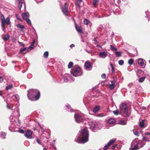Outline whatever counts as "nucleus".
Returning <instances> with one entry per match:
<instances>
[{
  "instance_id": "nucleus-15",
  "label": "nucleus",
  "mask_w": 150,
  "mask_h": 150,
  "mask_svg": "<svg viewBox=\"0 0 150 150\" xmlns=\"http://www.w3.org/2000/svg\"><path fill=\"white\" fill-rule=\"evenodd\" d=\"M69 77V75L68 74H66L63 76V79L64 82H67L68 81V79Z\"/></svg>"
},
{
  "instance_id": "nucleus-37",
  "label": "nucleus",
  "mask_w": 150,
  "mask_h": 150,
  "mask_svg": "<svg viewBox=\"0 0 150 150\" xmlns=\"http://www.w3.org/2000/svg\"><path fill=\"white\" fill-rule=\"evenodd\" d=\"M83 22L84 24L87 25L89 23V21L87 19H85L84 20Z\"/></svg>"
},
{
  "instance_id": "nucleus-42",
  "label": "nucleus",
  "mask_w": 150,
  "mask_h": 150,
  "mask_svg": "<svg viewBox=\"0 0 150 150\" xmlns=\"http://www.w3.org/2000/svg\"><path fill=\"white\" fill-rule=\"evenodd\" d=\"M109 146V145L107 144L104 146L103 147V150H106L108 149V147Z\"/></svg>"
},
{
  "instance_id": "nucleus-28",
  "label": "nucleus",
  "mask_w": 150,
  "mask_h": 150,
  "mask_svg": "<svg viewBox=\"0 0 150 150\" xmlns=\"http://www.w3.org/2000/svg\"><path fill=\"white\" fill-rule=\"evenodd\" d=\"M16 26L21 29H23L25 28L24 26L20 24H18L16 25Z\"/></svg>"
},
{
  "instance_id": "nucleus-55",
  "label": "nucleus",
  "mask_w": 150,
  "mask_h": 150,
  "mask_svg": "<svg viewBox=\"0 0 150 150\" xmlns=\"http://www.w3.org/2000/svg\"><path fill=\"white\" fill-rule=\"evenodd\" d=\"M18 43L21 46H24V45H25L24 44H23V43L21 42H19Z\"/></svg>"
},
{
  "instance_id": "nucleus-49",
  "label": "nucleus",
  "mask_w": 150,
  "mask_h": 150,
  "mask_svg": "<svg viewBox=\"0 0 150 150\" xmlns=\"http://www.w3.org/2000/svg\"><path fill=\"white\" fill-rule=\"evenodd\" d=\"M14 96H15V98L17 100H18L19 99V97L18 95H15Z\"/></svg>"
},
{
  "instance_id": "nucleus-52",
  "label": "nucleus",
  "mask_w": 150,
  "mask_h": 150,
  "mask_svg": "<svg viewBox=\"0 0 150 150\" xmlns=\"http://www.w3.org/2000/svg\"><path fill=\"white\" fill-rule=\"evenodd\" d=\"M134 134L135 135L137 136H138L139 134V133L137 131H136L135 132H134Z\"/></svg>"
},
{
  "instance_id": "nucleus-10",
  "label": "nucleus",
  "mask_w": 150,
  "mask_h": 150,
  "mask_svg": "<svg viewBox=\"0 0 150 150\" xmlns=\"http://www.w3.org/2000/svg\"><path fill=\"white\" fill-rule=\"evenodd\" d=\"M84 67L87 70H90L92 68V64L90 62L86 61Z\"/></svg>"
},
{
  "instance_id": "nucleus-4",
  "label": "nucleus",
  "mask_w": 150,
  "mask_h": 150,
  "mask_svg": "<svg viewBox=\"0 0 150 150\" xmlns=\"http://www.w3.org/2000/svg\"><path fill=\"white\" fill-rule=\"evenodd\" d=\"M71 74L75 76L81 75L83 73L82 69L79 67L73 68L71 71Z\"/></svg>"
},
{
  "instance_id": "nucleus-50",
  "label": "nucleus",
  "mask_w": 150,
  "mask_h": 150,
  "mask_svg": "<svg viewBox=\"0 0 150 150\" xmlns=\"http://www.w3.org/2000/svg\"><path fill=\"white\" fill-rule=\"evenodd\" d=\"M26 49H27V48L26 47H25L24 48H22L20 51V52H21L24 51H25Z\"/></svg>"
},
{
  "instance_id": "nucleus-5",
  "label": "nucleus",
  "mask_w": 150,
  "mask_h": 150,
  "mask_svg": "<svg viewBox=\"0 0 150 150\" xmlns=\"http://www.w3.org/2000/svg\"><path fill=\"white\" fill-rule=\"evenodd\" d=\"M1 27L3 28V30L4 31L5 30V24H6L8 25L10 24V19L9 17H8L5 19L4 16L1 15Z\"/></svg>"
},
{
  "instance_id": "nucleus-18",
  "label": "nucleus",
  "mask_w": 150,
  "mask_h": 150,
  "mask_svg": "<svg viewBox=\"0 0 150 150\" xmlns=\"http://www.w3.org/2000/svg\"><path fill=\"white\" fill-rule=\"evenodd\" d=\"M115 122V120L113 119H110L108 121V122L110 124H113Z\"/></svg>"
},
{
  "instance_id": "nucleus-12",
  "label": "nucleus",
  "mask_w": 150,
  "mask_h": 150,
  "mask_svg": "<svg viewBox=\"0 0 150 150\" xmlns=\"http://www.w3.org/2000/svg\"><path fill=\"white\" fill-rule=\"evenodd\" d=\"M137 60L138 63L140 66L142 67V68L145 67V62H146L145 60L141 58L138 59Z\"/></svg>"
},
{
  "instance_id": "nucleus-23",
  "label": "nucleus",
  "mask_w": 150,
  "mask_h": 150,
  "mask_svg": "<svg viewBox=\"0 0 150 150\" xmlns=\"http://www.w3.org/2000/svg\"><path fill=\"white\" fill-rule=\"evenodd\" d=\"M110 66L111 68V73L112 74H113L115 72V67L112 63L110 64Z\"/></svg>"
},
{
  "instance_id": "nucleus-31",
  "label": "nucleus",
  "mask_w": 150,
  "mask_h": 150,
  "mask_svg": "<svg viewBox=\"0 0 150 150\" xmlns=\"http://www.w3.org/2000/svg\"><path fill=\"white\" fill-rule=\"evenodd\" d=\"M133 62L134 60L132 59H129L128 61V63L130 65L132 64H133Z\"/></svg>"
},
{
  "instance_id": "nucleus-26",
  "label": "nucleus",
  "mask_w": 150,
  "mask_h": 150,
  "mask_svg": "<svg viewBox=\"0 0 150 150\" xmlns=\"http://www.w3.org/2000/svg\"><path fill=\"white\" fill-rule=\"evenodd\" d=\"M126 123V121L123 120H121L119 121V124L121 125H125Z\"/></svg>"
},
{
  "instance_id": "nucleus-44",
  "label": "nucleus",
  "mask_w": 150,
  "mask_h": 150,
  "mask_svg": "<svg viewBox=\"0 0 150 150\" xmlns=\"http://www.w3.org/2000/svg\"><path fill=\"white\" fill-rule=\"evenodd\" d=\"M34 45L31 44V45L28 47V49H30V50H32L34 48Z\"/></svg>"
},
{
  "instance_id": "nucleus-60",
  "label": "nucleus",
  "mask_w": 150,
  "mask_h": 150,
  "mask_svg": "<svg viewBox=\"0 0 150 150\" xmlns=\"http://www.w3.org/2000/svg\"><path fill=\"white\" fill-rule=\"evenodd\" d=\"M75 46V45L74 44H72L70 45V47L71 48L74 47Z\"/></svg>"
},
{
  "instance_id": "nucleus-41",
  "label": "nucleus",
  "mask_w": 150,
  "mask_h": 150,
  "mask_svg": "<svg viewBox=\"0 0 150 150\" xmlns=\"http://www.w3.org/2000/svg\"><path fill=\"white\" fill-rule=\"evenodd\" d=\"M124 63V62L122 60H120L118 61V63L120 65H122Z\"/></svg>"
},
{
  "instance_id": "nucleus-53",
  "label": "nucleus",
  "mask_w": 150,
  "mask_h": 150,
  "mask_svg": "<svg viewBox=\"0 0 150 150\" xmlns=\"http://www.w3.org/2000/svg\"><path fill=\"white\" fill-rule=\"evenodd\" d=\"M3 78L1 76H0V83L2 82L3 81Z\"/></svg>"
},
{
  "instance_id": "nucleus-21",
  "label": "nucleus",
  "mask_w": 150,
  "mask_h": 150,
  "mask_svg": "<svg viewBox=\"0 0 150 150\" xmlns=\"http://www.w3.org/2000/svg\"><path fill=\"white\" fill-rule=\"evenodd\" d=\"M145 121V120H143L139 122V126L140 127H144L145 125L144 124V123Z\"/></svg>"
},
{
  "instance_id": "nucleus-62",
  "label": "nucleus",
  "mask_w": 150,
  "mask_h": 150,
  "mask_svg": "<svg viewBox=\"0 0 150 150\" xmlns=\"http://www.w3.org/2000/svg\"><path fill=\"white\" fill-rule=\"evenodd\" d=\"M142 109H143L144 110H145V109H146V108L145 107H143L142 108Z\"/></svg>"
},
{
  "instance_id": "nucleus-27",
  "label": "nucleus",
  "mask_w": 150,
  "mask_h": 150,
  "mask_svg": "<svg viewBox=\"0 0 150 150\" xmlns=\"http://www.w3.org/2000/svg\"><path fill=\"white\" fill-rule=\"evenodd\" d=\"M115 139L114 140H111L107 144L110 146L112 145L113 143L115 142Z\"/></svg>"
},
{
  "instance_id": "nucleus-63",
  "label": "nucleus",
  "mask_w": 150,
  "mask_h": 150,
  "mask_svg": "<svg viewBox=\"0 0 150 150\" xmlns=\"http://www.w3.org/2000/svg\"><path fill=\"white\" fill-rule=\"evenodd\" d=\"M19 2H20V1H23V0H17Z\"/></svg>"
},
{
  "instance_id": "nucleus-25",
  "label": "nucleus",
  "mask_w": 150,
  "mask_h": 150,
  "mask_svg": "<svg viewBox=\"0 0 150 150\" xmlns=\"http://www.w3.org/2000/svg\"><path fill=\"white\" fill-rule=\"evenodd\" d=\"M9 38V36L8 35H6L3 38V39L4 41L8 40Z\"/></svg>"
},
{
  "instance_id": "nucleus-29",
  "label": "nucleus",
  "mask_w": 150,
  "mask_h": 150,
  "mask_svg": "<svg viewBox=\"0 0 150 150\" xmlns=\"http://www.w3.org/2000/svg\"><path fill=\"white\" fill-rule=\"evenodd\" d=\"M145 78V77H141L139 79V81L140 83H142L144 81Z\"/></svg>"
},
{
  "instance_id": "nucleus-40",
  "label": "nucleus",
  "mask_w": 150,
  "mask_h": 150,
  "mask_svg": "<svg viewBox=\"0 0 150 150\" xmlns=\"http://www.w3.org/2000/svg\"><path fill=\"white\" fill-rule=\"evenodd\" d=\"M105 116V115L103 113H99L96 115V116L97 117H102Z\"/></svg>"
},
{
  "instance_id": "nucleus-14",
  "label": "nucleus",
  "mask_w": 150,
  "mask_h": 150,
  "mask_svg": "<svg viewBox=\"0 0 150 150\" xmlns=\"http://www.w3.org/2000/svg\"><path fill=\"white\" fill-rule=\"evenodd\" d=\"M107 55V53L105 52H100L98 54L99 57L101 58H105Z\"/></svg>"
},
{
  "instance_id": "nucleus-34",
  "label": "nucleus",
  "mask_w": 150,
  "mask_h": 150,
  "mask_svg": "<svg viewBox=\"0 0 150 150\" xmlns=\"http://www.w3.org/2000/svg\"><path fill=\"white\" fill-rule=\"evenodd\" d=\"M146 16L149 18V20H150V12L148 11L146 12Z\"/></svg>"
},
{
  "instance_id": "nucleus-64",
  "label": "nucleus",
  "mask_w": 150,
  "mask_h": 150,
  "mask_svg": "<svg viewBox=\"0 0 150 150\" xmlns=\"http://www.w3.org/2000/svg\"><path fill=\"white\" fill-rule=\"evenodd\" d=\"M43 150H47V149L45 148L43 149Z\"/></svg>"
},
{
  "instance_id": "nucleus-54",
  "label": "nucleus",
  "mask_w": 150,
  "mask_h": 150,
  "mask_svg": "<svg viewBox=\"0 0 150 150\" xmlns=\"http://www.w3.org/2000/svg\"><path fill=\"white\" fill-rule=\"evenodd\" d=\"M19 132L21 133H23L24 132V130L22 129H20L19 130Z\"/></svg>"
},
{
  "instance_id": "nucleus-56",
  "label": "nucleus",
  "mask_w": 150,
  "mask_h": 150,
  "mask_svg": "<svg viewBox=\"0 0 150 150\" xmlns=\"http://www.w3.org/2000/svg\"><path fill=\"white\" fill-rule=\"evenodd\" d=\"M117 146V144H115L112 146V149H114Z\"/></svg>"
},
{
  "instance_id": "nucleus-48",
  "label": "nucleus",
  "mask_w": 150,
  "mask_h": 150,
  "mask_svg": "<svg viewBox=\"0 0 150 150\" xmlns=\"http://www.w3.org/2000/svg\"><path fill=\"white\" fill-rule=\"evenodd\" d=\"M38 125L40 127L41 130V131L42 132H44L45 131V130L43 129L42 127L39 124V123H38Z\"/></svg>"
},
{
  "instance_id": "nucleus-7",
  "label": "nucleus",
  "mask_w": 150,
  "mask_h": 150,
  "mask_svg": "<svg viewBox=\"0 0 150 150\" xmlns=\"http://www.w3.org/2000/svg\"><path fill=\"white\" fill-rule=\"evenodd\" d=\"M89 125L91 129L93 132H96L98 129H100L97 123L96 122H92L90 123Z\"/></svg>"
},
{
  "instance_id": "nucleus-58",
  "label": "nucleus",
  "mask_w": 150,
  "mask_h": 150,
  "mask_svg": "<svg viewBox=\"0 0 150 150\" xmlns=\"http://www.w3.org/2000/svg\"><path fill=\"white\" fill-rule=\"evenodd\" d=\"M137 72H138V73H139L141 74L142 72V71L141 70L138 69L137 70Z\"/></svg>"
},
{
  "instance_id": "nucleus-20",
  "label": "nucleus",
  "mask_w": 150,
  "mask_h": 150,
  "mask_svg": "<svg viewBox=\"0 0 150 150\" xmlns=\"http://www.w3.org/2000/svg\"><path fill=\"white\" fill-rule=\"evenodd\" d=\"M139 143H137L135 145L134 147L131 148L130 149V150H137L139 149Z\"/></svg>"
},
{
  "instance_id": "nucleus-22",
  "label": "nucleus",
  "mask_w": 150,
  "mask_h": 150,
  "mask_svg": "<svg viewBox=\"0 0 150 150\" xmlns=\"http://www.w3.org/2000/svg\"><path fill=\"white\" fill-rule=\"evenodd\" d=\"M6 135V134L5 133L2 132L0 134V137L1 139H4L5 138Z\"/></svg>"
},
{
  "instance_id": "nucleus-8",
  "label": "nucleus",
  "mask_w": 150,
  "mask_h": 150,
  "mask_svg": "<svg viewBox=\"0 0 150 150\" xmlns=\"http://www.w3.org/2000/svg\"><path fill=\"white\" fill-rule=\"evenodd\" d=\"M22 16L23 18L28 23L31 25V21L28 18L29 17V15L28 12L23 13L22 14Z\"/></svg>"
},
{
  "instance_id": "nucleus-6",
  "label": "nucleus",
  "mask_w": 150,
  "mask_h": 150,
  "mask_svg": "<svg viewBox=\"0 0 150 150\" xmlns=\"http://www.w3.org/2000/svg\"><path fill=\"white\" fill-rule=\"evenodd\" d=\"M74 119L76 122L80 123L84 121V117L82 114L76 113L74 114Z\"/></svg>"
},
{
  "instance_id": "nucleus-57",
  "label": "nucleus",
  "mask_w": 150,
  "mask_h": 150,
  "mask_svg": "<svg viewBox=\"0 0 150 150\" xmlns=\"http://www.w3.org/2000/svg\"><path fill=\"white\" fill-rule=\"evenodd\" d=\"M143 140L145 141H147V139H146V138L145 137H144L142 139Z\"/></svg>"
},
{
  "instance_id": "nucleus-47",
  "label": "nucleus",
  "mask_w": 150,
  "mask_h": 150,
  "mask_svg": "<svg viewBox=\"0 0 150 150\" xmlns=\"http://www.w3.org/2000/svg\"><path fill=\"white\" fill-rule=\"evenodd\" d=\"M101 77L103 79H105L106 78V75L105 74H102Z\"/></svg>"
},
{
  "instance_id": "nucleus-2",
  "label": "nucleus",
  "mask_w": 150,
  "mask_h": 150,
  "mask_svg": "<svg viewBox=\"0 0 150 150\" xmlns=\"http://www.w3.org/2000/svg\"><path fill=\"white\" fill-rule=\"evenodd\" d=\"M40 92L37 90L30 89L28 91L27 96L31 100H38L40 98Z\"/></svg>"
},
{
  "instance_id": "nucleus-46",
  "label": "nucleus",
  "mask_w": 150,
  "mask_h": 150,
  "mask_svg": "<svg viewBox=\"0 0 150 150\" xmlns=\"http://www.w3.org/2000/svg\"><path fill=\"white\" fill-rule=\"evenodd\" d=\"M67 107H68V111L69 112H72V109L70 106L69 105H67Z\"/></svg>"
},
{
  "instance_id": "nucleus-59",
  "label": "nucleus",
  "mask_w": 150,
  "mask_h": 150,
  "mask_svg": "<svg viewBox=\"0 0 150 150\" xmlns=\"http://www.w3.org/2000/svg\"><path fill=\"white\" fill-rule=\"evenodd\" d=\"M145 134L146 135H150V133L146 132H145Z\"/></svg>"
},
{
  "instance_id": "nucleus-24",
  "label": "nucleus",
  "mask_w": 150,
  "mask_h": 150,
  "mask_svg": "<svg viewBox=\"0 0 150 150\" xmlns=\"http://www.w3.org/2000/svg\"><path fill=\"white\" fill-rule=\"evenodd\" d=\"M98 0H93V5L94 6H96L98 4Z\"/></svg>"
},
{
  "instance_id": "nucleus-1",
  "label": "nucleus",
  "mask_w": 150,
  "mask_h": 150,
  "mask_svg": "<svg viewBox=\"0 0 150 150\" xmlns=\"http://www.w3.org/2000/svg\"><path fill=\"white\" fill-rule=\"evenodd\" d=\"M88 133L87 129L84 128L79 133V135L75 139L76 142L80 143H84L88 141Z\"/></svg>"
},
{
  "instance_id": "nucleus-17",
  "label": "nucleus",
  "mask_w": 150,
  "mask_h": 150,
  "mask_svg": "<svg viewBox=\"0 0 150 150\" xmlns=\"http://www.w3.org/2000/svg\"><path fill=\"white\" fill-rule=\"evenodd\" d=\"M76 28L78 31V33H82L83 32L82 30V29L81 28V27L79 25H76L75 26Z\"/></svg>"
},
{
  "instance_id": "nucleus-38",
  "label": "nucleus",
  "mask_w": 150,
  "mask_h": 150,
  "mask_svg": "<svg viewBox=\"0 0 150 150\" xmlns=\"http://www.w3.org/2000/svg\"><path fill=\"white\" fill-rule=\"evenodd\" d=\"M48 52H45L43 56L44 57L47 58L48 56Z\"/></svg>"
},
{
  "instance_id": "nucleus-45",
  "label": "nucleus",
  "mask_w": 150,
  "mask_h": 150,
  "mask_svg": "<svg viewBox=\"0 0 150 150\" xmlns=\"http://www.w3.org/2000/svg\"><path fill=\"white\" fill-rule=\"evenodd\" d=\"M113 113L115 115H117L119 114V111L118 110L114 111H113Z\"/></svg>"
},
{
  "instance_id": "nucleus-61",
  "label": "nucleus",
  "mask_w": 150,
  "mask_h": 150,
  "mask_svg": "<svg viewBox=\"0 0 150 150\" xmlns=\"http://www.w3.org/2000/svg\"><path fill=\"white\" fill-rule=\"evenodd\" d=\"M35 40L34 39L33 40V41L32 42V44L34 45L35 44Z\"/></svg>"
},
{
  "instance_id": "nucleus-9",
  "label": "nucleus",
  "mask_w": 150,
  "mask_h": 150,
  "mask_svg": "<svg viewBox=\"0 0 150 150\" xmlns=\"http://www.w3.org/2000/svg\"><path fill=\"white\" fill-rule=\"evenodd\" d=\"M20 116V112L18 109H16V110H15L13 112V113L11 116L10 117L11 119H12L13 118V117H19Z\"/></svg>"
},
{
  "instance_id": "nucleus-16",
  "label": "nucleus",
  "mask_w": 150,
  "mask_h": 150,
  "mask_svg": "<svg viewBox=\"0 0 150 150\" xmlns=\"http://www.w3.org/2000/svg\"><path fill=\"white\" fill-rule=\"evenodd\" d=\"M100 107L99 105H96L93 108V112L94 113H96L100 109Z\"/></svg>"
},
{
  "instance_id": "nucleus-43",
  "label": "nucleus",
  "mask_w": 150,
  "mask_h": 150,
  "mask_svg": "<svg viewBox=\"0 0 150 150\" xmlns=\"http://www.w3.org/2000/svg\"><path fill=\"white\" fill-rule=\"evenodd\" d=\"M22 2L21 1H20V2H19L18 4V7L20 9H21V8L22 7Z\"/></svg>"
},
{
  "instance_id": "nucleus-36",
  "label": "nucleus",
  "mask_w": 150,
  "mask_h": 150,
  "mask_svg": "<svg viewBox=\"0 0 150 150\" xmlns=\"http://www.w3.org/2000/svg\"><path fill=\"white\" fill-rule=\"evenodd\" d=\"M137 143H139V148H141L144 145V144H143L142 142H139Z\"/></svg>"
},
{
  "instance_id": "nucleus-32",
  "label": "nucleus",
  "mask_w": 150,
  "mask_h": 150,
  "mask_svg": "<svg viewBox=\"0 0 150 150\" xmlns=\"http://www.w3.org/2000/svg\"><path fill=\"white\" fill-rule=\"evenodd\" d=\"M115 53L117 57H119L121 56V53L120 52H116Z\"/></svg>"
},
{
  "instance_id": "nucleus-11",
  "label": "nucleus",
  "mask_w": 150,
  "mask_h": 150,
  "mask_svg": "<svg viewBox=\"0 0 150 150\" xmlns=\"http://www.w3.org/2000/svg\"><path fill=\"white\" fill-rule=\"evenodd\" d=\"M66 5L67 3H65L62 7V11L65 15H67L68 13V7L66 6Z\"/></svg>"
},
{
  "instance_id": "nucleus-30",
  "label": "nucleus",
  "mask_w": 150,
  "mask_h": 150,
  "mask_svg": "<svg viewBox=\"0 0 150 150\" xmlns=\"http://www.w3.org/2000/svg\"><path fill=\"white\" fill-rule=\"evenodd\" d=\"M7 108L8 109H11L13 108V105L12 104H8V103H7Z\"/></svg>"
},
{
  "instance_id": "nucleus-33",
  "label": "nucleus",
  "mask_w": 150,
  "mask_h": 150,
  "mask_svg": "<svg viewBox=\"0 0 150 150\" xmlns=\"http://www.w3.org/2000/svg\"><path fill=\"white\" fill-rule=\"evenodd\" d=\"M73 65V63L72 62H69V63L68 65V68H71L72 67Z\"/></svg>"
},
{
  "instance_id": "nucleus-3",
  "label": "nucleus",
  "mask_w": 150,
  "mask_h": 150,
  "mask_svg": "<svg viewBox=\"0 0 150 150\" xmlns=\"http://www.w3.org/2000/svg\"><path fill=\"white\" fill-rule=\"evenodd\" d=\"M120 111L122 115L125 117L128 116L129 114L128 112L126 105L124 103H122L120 106Z\"/></svg>"
},
{
  "instance_id": "nucleus-51",
  "label": "nucleus",
  "mask_w": 150,
  "mask_h": 150,
  "mask_svg": "<svg viewBox=\"0 0 150 150\" xmlns=\"http://www.w3.org/2000/svg\"><path fill=\"white\" fill-rule=\"evenodd\" d=\"M36 141L38 144H41V142L38 138L36 139Z\"/></svg>"
},
{
  "instance_id": "nucleus-39",
  "label": "nucleus",
  "mask_w": 150,
  "mask_h": 150,
  "mask_svg": "<svg viewBox=\"0 0 150 150\" xmlns=\"http://www.w3.org/2000/svg\"><path fill=\"white\" fill-rule=\"evenodd\" d=\"M110 48L111 50L113 51H117V49L116 48L112 45H110Z\"/></svg>"
},
{
  "instance_id": "nucleus-19",
  "label": "nucleus",
  "mask_w": 150,
  "mask_h": 150,
  "mask_svg": "<svg viewBox=\"0 0 150 150\" xmlns=\"http://www.w3.org/2000/svg\"><path fill=\"white\" fill-rule=\"evenodd\" d=\"M111 84L109 85V87L111 90H112L115 87V83L114 82L112 81H111Z\"/></svg>"
},
{
  "instance_id": "nucleus-35",
  "label": "nucleus",
  "mask_w": 150,
  "mask_h": 150,
  "mask_svg": "<svg viewBox=\"0 0 150 150\" xmlns=\"http://www.w3.org/2000/svg\"><path fill=\"white\" fill-rule=\"evenodd\" d=\"M13 87V85L11 84H10L7 86L6 87V89L7 90H8L9 89H11Z\"/></svg>"
},
{
  "instance_id": "nucleus-13",
  "label": "nucleus",
  "mask_w": 150,
  "mask_h": 150,
  "mask_svg": "<svg viewBox=\"0 0 150 150\" xmlns=\"http://www.w3.org/2000/svg\"><path fill=\"white\" fill-rule=\"evenodd\" d=\"M32 132L31 131L28 130L25 131L24 135L28 138L31 139L32 138L30 137L32 136Z\"/></svg>"
}]
</instances>
